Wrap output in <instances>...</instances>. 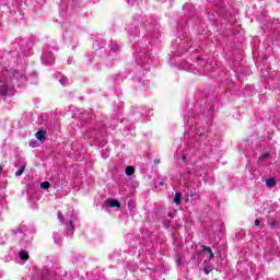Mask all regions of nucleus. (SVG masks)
<instances>
[{
  "mask_svg": "<svg viewBox=\"0 0 280 280\" xmlns=\"http://www.w3.org/2000/svg\"><path fill=\"white\" fill-rule=\"evenodd\" d=\"M42 61L44 65H54V62H56V59L54 58V56H51L49 54H45L42 57Z\"/></svg>",
  "mask_w": 280,
  "mask_h": 280,
  "instance_id": "f257e3e1",
  "label": "nucleus"
},
{
  "mask_svg": "<svg viewBox=\"0 0 280 280\" xmlns=\"http://www.w3.org/2000/svg\"><path fill=\"white\" fill-rule=\"evenodd\" d=\"M107 207L110 208H117V209H121V203H119L117 200L112 199V200H107Z\"/></svg>",
  "mask_w": 280,
  "mask_h": 280,
  "instance_id": "f03ea898",
  "label": "nucleus"
},
{
  "mask_svg": "<svg viewBox=\"0 0 280 280\" xmlns=\"http://www.w3.org/2000/svg\"><path fill=\"white\" fill-rule=\"evenodd\" d=\"M203 252L208 254L209 259H213L215 257L211 247L203 246Z\"/></svg>",
  "mask_w": 280,
  "mask_h": 280,
  "instance_id": "7ed1b4c3",
  "label": "nucleus"
},
{
  "mask_svg": "<svg viewBox=\"0 0 280 280\" xmlns=\"http://www.w3.org/2000/svg\"><path fill=\"white\" fill-rule=\"evenodd\" d=\"M19 257L23 261H27V259H30V254L26 250H22L20 252Z\"/></svg>",
  "mask_w": 280,
  "mask_h": 280,
  "instance_id": "20e7f679",
  "label": "nucleus"
},
{
  "mask_svg": "<svg viewBox=\"0 0 280 280\" xmlns=\"http://www.w3.org/2000/svg\"><path fill=\"white\" fill-rule=\"evenodd\" d=\"M45 135H46V132L44 130H39L35 133V137H36V139H38V141H44Z\"/></svg>",
  "mask_w": 280,
  "mask_h": 280,
  "instance_id": "39448f33",
  "label": "nucleus"
},
{
  "mask_svg": "<svg viewBox=\"0 0 280 280\" xmlns=\"http://www.w3.org/2000/svg\"><path fill=\"white\" fill-rule=\"evenodd\" d=\"M174 202L175 205H180V202H183V195H180V192L175 194Z\"/></svg>",
  "mask_w": 280,
  "mask_h": 280,
  "instance_id": "423d86ee",
  "label": "nucleus"
},
{
  "mask_svg": "<svg viewBox=\"0 0 280 280\" xmlns=\"http://www.w3.org/2000/svg\"><path fill=\"white\" fill-rule=\"evenodd\" d=\"M125 174L127 176H132V174H135V167L132 166H127L126 170H125Z\"/></svg>",
  "mask_w": 280,
  "mask_h": 280,
  "instance_id": "0eeeda50",
  "label": "nucleus"
},
{
  "mask_svg": "<svg viewBox=\"0 0 280 280\" xmlns=\"http://www.w3.org/2000/svg\"><path fill=\"white\" fill-rule=\"evenodd\" d=\"M75 220V215H72L70 221H69V224H70V235H73V231H75V228L73 226V221Z\"/></svg>",
  "mask_w": 280,
  "mask_h": 280,
  "instance_id": "6e6552de",
  "label": "nucleus"
},
{
  "mask_svg": "<svg viewBox=\"0 0 280 280\" xmlns=\"http://www.w3.org/2000/svg\"><path fill=\"white\" fill-rule=\"evenodd\" d=\"M8 94V85L2 84L0 85V95H7Z\"/></svg>",
  "mask_w": 280,
  "mask_h": 280,
  "instance_id": "1a4fd4ad",
  "label": "nucleus"
},
{
  "mask_svg": "<svg viewBox=\"0 0 280 280\" xmlns=\"http://www.w3.org/2000/svg\"><path fill=\"white\" fill-rule=\"evenodd\" d=\"M59 82L62 84V86H67V84H69V79H67V77H61Z\"/></svg>",
  "mask_w": 280,
  "mask_h": 280,
  "instance_id": "9d476101",
  "label": "nucleus"
},
{
  "mask_svg": "<svg viewBox=\"0 0 280 280\" xmlns=\"http://www.w3.org/2000/svg\"><path fill=\"white\" fill-rule=\"evenodd\" d=\"M23 172H25V164H23L21 168L15 172V176H22Z\"/></svg>",
  "mask_w": 280,
  "mask_h": 280,
  "instance_id": "9b49d317",
  "label": "nucleus"
},
{
  "mask_svg": "<svg viewBox=\"0 0 280 280\" xmlns=\"http://www.w3.org/2000/svg\"><path fill=\"white\" fill-rule=\"evenodd\" d=\"M51 187V184L49 182H44L40 184V189H49Z\"/></svg>",
  "mask_w": 280,
  "mask_h": 280,
  "instance_id": "f8f14e48",
  "label": "nucleus"
},
{
  "mask_svg": "<svg viewBox=\"0 0 280 280\" xmlns=\"http://www.w3.org/2000/svg\"><path fill=\"white\" fill-rule=\"evenodd\" d=\"M266 185H267V187H272L273 185H276V182H275V179H269L266 182Z\"/></svg>",
  "mask_w": 280,
  "mask_h": 280,
  "instance_id": "ddd939ff",
  "label": "nucleus"
},
{
  "mask_svg": "<svg viewBox=\"0 0 280 280\" xmlns=\"http://www.w3.org/2000/svg\"><path fill=\"white\" fill-rule=\"evenodd\" d=\"M58 220H60L61 224H65V214L62 212H59Z\"/></svg>",
  "mask_w": 280,
  "mask_h": 280,
  "instance_id": "4468645a",
  "label": "nucleus"
},
{
  "mask_svg": "<svg viewBox=\"0 0 280 280\" xmlns=\"http://www.w3.org/2000/svg\"><path fill=\"white\" fill-rule=\"evenodd\" d=\"M18 80H22V82H25L27 79L25 78V74H16Z\"/></svg>",
  "mask_w": 280,
  "mask_h": 280,
  "instance_id": "2eb2a0df",
  "label": "nucleus"
},
{
  "mask_svg": "<svg viewBox=\"0 0 280 280\" xmlns=\"http://www.w3.org/2000/svg\"><path fill=\"white\" fill-rule=\"evenodd\" d=\"M268 156H270V153H265L260 156V161H266V159H268Z\"/></svg>",
  "mask_w": 280,
  "mask_h": 280,
  "instance_id": "dca6fc26",
  "label": "nucleus"
},
{
  "mask_svg": "<svg viewBox=\"0 0 280 280\" xmlns=\"http://www.w3.org/2000/svg\"><path fill=\"white\" fill-rule=\"evenodd\" d=\"M112 49H113L114 51H119V46H118L117 44H114V45L112 46Z\"/></svg>",
  "mask_w": 280,
  "mask_h": 280,
  "instance_id": "f3484780",
  "label": "nucleus"
},
{
  "mask_svg": "<svg viewBox=\"0 0 280 280\" xmlns=\"http://www.w3.org/2000/svg\"><path fill=\"white\" fill-rule=\"evenodd\" d=\"M31 148H36L38 145V142L32 141L30 142Z\"/></svg>",
  "mask_w": 280,
  "mask_h": 280,
  "instance_id": "a211bd4d",
  "label": "nucleus"
},
{
  "mask_svg": "<svg viewBox=\"0 0 280 280\" xmlns=\"http://www.w3.org/2000/svg\"><path fill=\"white\" fill-rule=\"evenodd\" d=\"M176 264H177L178 266H183V259H182V258H177Z\"/></svg>",
  "mask_w": 280,
  "mask_h": 280,
  "instance_id": "6ab92c4d",
  "label": "nucleus"
},
{
  "mask_svg": "<svg viewBox=\"0 0 280 280\" xmlns=\"http://www.w3.org/2000/svg\"><path fill=\"white\" fill-rule=\"evenodd\" d=\"M269 224H270V226H275V219H270Z\"/></svg>",
  "mask_w": 280,
  "mask_h": 280,
  "instance_id": "aec40b11",
  "label": "nucleus"
},
{
  "mask_svg": "<svg viewBox=\"0 0 280 280\" xmlns=\"http://www.w3.org/2000/svg\"><path fill=\"white\" fill-rule=\"evenodd\" d=\"M254 224H255V226H259L260 221H259L258 219H256L255 222H254Z\"/></svg>",
  "mask_w": 280,
  "mask_h": 280,
  "instance_id": "412c9836",
  "label": "nucleus"
},
{
  "mask_svg": "<svg viewBox=\"0 0 280 280\" xmlns=\"http://www.w3.org/2000/svg\"><path fill=\"white\" fill-rule=\"evenodd\" d=\"M203 272H205V275H209V269L205 268Z\"/></svg>",
  "mask_w": 280,
  "mask_h": 280,
  "instance_id": "4be33fe9",
  "label": "nucleus"
},
{
  "mask_svg": "<svg viewBox=\"0 0 280 280\" xmlns=\"http://www.w3.org/2000/svg\"><path fill=\"white\" fill-rule=\"evenodd\" d=\"M160 185H161V187H163V186L165 185V183H164V182H161Z\"/></svg>",
  "mask_w": 280,
  "mask_h": 280,
  "instance_id": "5701e85b",
  "label": "nucleus"
},
{
  "mask_svg": "<svg viewBox=\"0 0 280 280\" xmlns=\"http://www.w3.org/2000/svg\"><path fill=\"white\" fill-rule=\"evenodd\" d=\"M33 75H36V73H33Z\"/></svg>",
  "mask_w": 280,
  "mask_h": 280,
  "instance_id": "b1692460",
  "label": "nucleus"
}]
</instances>
